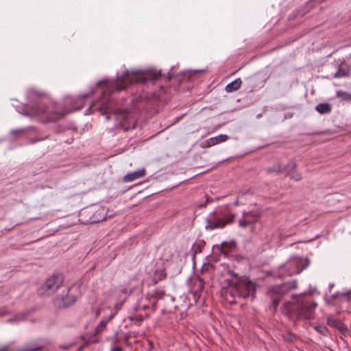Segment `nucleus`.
Segmentation results:
<instances>
[{
    "label": "nucleus",
    "instance_id": "c85d7f7f",
    "mask_svg": "<svg viewBox=\"0 0 351 351\" xmlns=\"http://www.w3.org/2000/svg\"><path fill=\"white\" fill-rule=\"evenodd\" d=\"M249 84L253 85L254 87L256 86V78L254 76H250L246 79Z\"/></svg>",
    "mask_w": 351,
    "mask_h": 351
},
{
    "label": "nucleus",
    "instance_id": "9b49d317",
    "mask_svg": "<svg viewBox=\"0 0 351 351\" xmlns=\"http://www.w3.org/2000/svg\"><path fill=\"white\" fill-rule=\"evenodd\" d=\"M269 293L271 295V305L274 308V311H276L278 306L279 304V302L282 300V298L283 296V293L282 291L281 287H274L271 289L269 291Z\"/></svg>",
    "mask_w": 351,
    "mask_h": 351
},
{
    "label": "nucleus",
    "instance_id": "bb28decb",
    "mask_svg": "<svg viewBox=\"0 0 351 351\" xmlns=\"http://www.w3.org/2000/svg\"><path fill=\"white\" fill-rule=\"evenodd\" d=\"M347 75V73L345 71H343L341 69H339L337 72L335 73L334 75L335 77H342Z\"/></svg>",
    "mask_w": 351,
    "mask_h": 351
},
{
    "label": "nucleus",
    "instance_id": "c756f323",
    "mask_svg": "<svg viewBox=\"0 0 351 351\" xmlns=\"http://www.w3.org/2000/svg\"><path fill=\"white\" fill-rule=\"evenodd\" d=\"M111 351H122V348H116L114 349H111Z\"/></svg>",
    "mask_w": 351,
    "mask_h": 351
},
{
    "label": "nucleus",
    "instance_id": "72a5a7b5",
    "mask_svg": "<svg viewBox=\"0 0 351 351\" xmlns=\"http://www.w3.org/2000/svg\"><path fill=\"white\" fill-rule=\"evenodd\" d=\"M138 319L142 321L143 319V318L142 317H141Z\"/></svg>",
    "mask_w": 351,
    "mask_h": 351
},
{
    "label": "nucleus",
    "instance_id": "473e14b6",
    "mask_svg": "<svg viewBox=\"0 0 351 351\" xmlns=\"http://www.w3.org/2000/svg\"><path fill=\"white\" fill-rule=\"evenodd\" d=\"M138 308H143V309H144V310H145V309H146V308H149V306H145V305H144V306H139Z\"/></svg>",
    "mask_w": 351,
    "mask_h": 351
},
{
    "label": "nucleus",
    "instance_id": "423d86ee",
    "mask_svg": "<svg viewBox=\"0 0 351 351\" xmlns=\"http://www.w3.org/2000/svg\"><path fill=\"white\" fill-rule=\"evenodd\" d=\"M64 277L60 274H54L45 280L40 286L37 293L40 296H49L56 293L62 286Z\"/></svg>",
    "mask_w": 351,
    "mask_h": 351
},
{
    "label": "nucleus",
    "instance_id": "f704fd0d",
    "mask_svg": "<svg viewBox=\"0 0 351 351\" xmlns=\"http://www.w3.org/2000/svg\"><path fill=\"white\" fill-rule=\"evenodd\" d=\"M38 140L33 141L32 143H36Z\"/></svg>",
    "mask_w": 351,
    "mask_h": 351
},
{
    "label": "nucleus",
    "instance_id": "39448f33",
    "mask_svg": "<svg viewBox=\"0 0 351 351\" xmlns=\"http://www.w3.org/2000/svg\"><path fill=\"white\" fill-rule=\"evenodd\" d=\"M147 77L143 73L139 71H125L121 76L117 77L115 82L111 83V92L112 90L117 91L122 90L130 84L134 83H145Z\"/></svg>",
    "mask_w": 351,
    "mask_h": 351
},
{
    "label": "nucleus",
    "instance_id": "7c9ffc66",
    "mask_svg": "<svg viewBox=\"0 0 351 351\" xmlns=\"http://www.w3.org/2000/svg\"><path fill=\"white\" fill-rule=\"evenodd\" d=\"M156 302H154L152 304V308H153L154 311L156 310Z\"/></svg>",
    "mask_w": 351,
    "mask_h": 351
},
{
    "label": "nucleus",
    "instance_id": "dca6fc26",
    "mask_svg": "<svg viewBox=\"0 0 351 351\" xmlns=\"http://www.w3.org/2000/svg\"><path fill=\"white\" fill-rule=\"evenodd\" d=\"M204 281L202 279L198 278L195 282H194V287L195 290L193 291L194 295L199 296L202 290L204 288Z\"/></svg>",
    "mask_w": 351,
    "mask_h": 351
},
{
    "label": "nucleus",
    "instance_id": "f3484780",
    "mask_svg": "<svg viewBox=\"0 0 351 351\" xmlns=\"http://www.w3.org/2000/svg\"><path fill=\"white\" fill-rule=\"evenodd\" d=\"M315 110L320 114H328L331 112L332 106L328 103L319 104L315 107Z\"/></svg>",
    "mask_w": 351,
    "mask_h": 351
},
{
    "label": "nucleus",
    "instance_id": "2eb2a0df",
    "mask_svg": "<svg viewBox=\"0 0 351 351\" xmlns=\"http://www.w3.org/2000/svg\"><path fill=\"white\" fill-rule=\"evenodd\" d=\"M282 163L278 161L273 166L268 167L266 171L268 174L279 175L282 174Z\"/></svg>",
    "mask_w": 351,
    "mask_h": 351
},
{
    "label": "nucleus",
    "instance_id": "393cba45",
    "mask_svg": "<svg viewBox=\"0 0 351 351\" xmlns=\"http://www.w3.org/2000/svg\"><path fill=\"white\" fill-rule=\"evenodd\" d=\"M107 323V321H101L95 329V334L98 335L101 332L106 328Z\"/></svg>",
    "mask_w": 351,
    "mask_h": 351
},
{
    "label": "nucleus",
    "instance_id": "20e7f679",
    "mask_svg": "<svg viewBox=\"0 0 351 351\" xmlns=\"http://www.w3.org/2000/svg\"><path fill=\"white\" fill-rule=\"evenodd\" d=\"M227 206L217 208L215 211L210 213L206 219L205 228L207 230L223 228L227 224L230 223L234 219Z\"/></svg>",
    "mask_w": 351,
    "mask_h": 351
},
{
    "label": "nucleus",
    "instance_id": "f257e3e1",
    "mask_svg": "<svg viewBox=\"0 0 351 351\" xmlns=\"http://www.w3.org/2000/svg\"><path fill=\"white\" fill-rule=\"evenodd\" d=\"M317 303L311 299L298 297L293 302H287L283 304L282 313L289 319L297 322L300 319L314 318Z\"/></svg>",
    "mask_w": 351,
    "mask_h": 351
},
{
    "label": "nucleus",
    "instance_id": "6ab92c4d",
    "mask_svg": "<svg viewBox=\"0 0 351 351\" xmlns=\"http://www.w3.org/2000/svg\"><path fill=\"white\" fill-rule=\"evenodd\" d=\"M232 245L225 241V242H223L221 243V245H220V252L223 254H224L225 256H228V254L231 252L232 251Z\"/></svg>",
    "mask_w": 351,
    "mask_h": 351
},
{
    "label": "nucleus",
    "instance_id": "9d476101",
    "mask_svg": "<svg viewBox=\"0 0 351 351\" xmlns=\"http://www.w3.org/2000/svg\"><path fill=\"white\" fill-rule=\"evenodd\" d=\"M76 301V298L73 295L66 294L65 295H56L53 300V304L56 308H66L73 305Z\"/></svg>",
    "mask_w": 351,
    "mask_h": 351
},
{
    "label": "nucleus",
    "instance_id": "2f4dec72",
    "mask_svg": "<svg viewBox=\"0 0 351 351\" xmlns=\"http://www.w3.org/2000/svg\"><path fill=\"white\" fill-rule=\"evenodd\" d=\"M103 219H91V222H97V221H99L100 220H102Z\"/></svg>",
    "mask_w": 351,
    "mask_h": 351
},
{
    "label": "nucleus",
    "instance_id": "a211bd4d",
    "mask_svg": "<svg viewBox=\"0 0 351 351\" xmlns=\"http://www.w3.org/2000/svg\"><path fill=\"white\" fill-rule=\"evenodd\" d=\"M336 97L341 101L351 102V93L343 90H338L336 93Z\"/></svg>",
    "mask_w": 351,
    "mask_h": 351
},
{
    "label": "nucleus",
    "instance_id": "0eeeda50",
    "mask_svg": "<svg viewBox=\"0 0 351 351\" xmlns=\"http://www.w3.org/2000/svg\"><path fill=\"white\" fill-rule=\"evenodd\" d=\"M309 265V260L307 258L299 256L291 257L285 265V269L287 275L292 276L300 274Z\"/></svg>",
    "mask_w": 351,
    "mask_h": 351
},
{
    "label": "nucleus",
    "instance_id": "4be33fe9",
    "mask_svg": "<svg viewBox=\"0 0 351 351\" xmlns=\"http://www.w3.org/2000/svg\"><path fill=\"white\" fill-rule=\"evenodd\" d=\"M165 294V291L161 289H156L150 293L152 297H154L157 299L162 298L164 297Z\"/></svg>",
    "mask_w": 351,
    "mask_h": 351
},
{
    "label": "nucleus",
    "instance_id": "b1692460",
    "mask_svg": "<svg viewBox=\"0 0 351 351\" xmlns=\"http://www.w3.org/2000/svg\"><path fill=\"white\" fill-rule=\"evenodd\" d=\"M108 110H109L108 104H106L104 102L102 104V106H101L99 109V111L100 112V113L102 115H106V119H109V117L108 115Z\"/></svg>",
    "mask_w": 351,
    "mask_h": 351
},
{
    "label": "nucleus",
    "instance_id": "5701e85b",
    "mask_svg": "<svg viewBox=\"0 0 351 351\" xmlns=\"http://www.w3.org/2000/svg\"><path fill=\"white\" fill-rule=\"evenodd\" d=\"M315 329L316 331H317L318 332H319L325 336H327L329 334V330L325 326H323V325L316 326H315Z\"/></svg>",
    "mask_w": 351,
    "mask_h": 351
},
{
    "label": "nucleus",
    "instance_id": "1a4fd4ad",
    "mask_svg": "<svg viewBox=\"0 0 351 351\" xmlns=\"http://www.w3.org/2000/svg\"><path fill=\"white\" fill-rule=\"evenodd\" d=\"M260 217L261 214L258 211L245 212L242 218L239 220V226L242 228H245L258 222Z\"/></svg>",
    "mask_w": 351,
    "mask_h": 351
},
{
    "label": "nucleus",
    "instance_id": "f03ea898",
    "mask_svg": "<svg viewBox=\"0 0 351 351\" xmlns=\"http://www.w3.org/2000/svg\"><path fill=\"white\" fill-rule=\"evenodd\" d=\"M83 106L73 110V111L80 110ZM70 111L60 110L58 106L51 104L47 106L44 104H38L32 106L29 110V115L32 117H38L41 122L47 123L51 121H56L63 118L66 114L72 112Z\"/></svg>",
    "mask_w": 351,
    "mask_h": 351
},
{
    "label": "nucleus",
    "instance_id": "6e6552de",
    "mask_svg": "<svg viewBox=\"0 0 351 351\" xmlns=\"http://www.w3.org/2000/svg\"><path fill=\"white\" fill-rule=\"evenodd\" d=\"M297 163L295 160H289L287 164H282V174L285 176H290L295 181H300L302 179V174L297 171Z\"/></svg>",
    "mask_w": 351,
    "mask_h": 351
},
{
    "label": "nucleus",
    "instance_id": "412c9836",
    "mask_svg": "<svg viewBox=\"0 0 351 351\" xmlns=\"http://www.w3.org/2000/svg\"><path fill=\"white\" fill-rule=\"evenodd\" d=\"M155 283H157L158 281L162 280L166 278V272L163 269L156 270L155 271Z\"/></svg>",
    "mask_w": 351,
    "mask_h": 351
},
{
    "label": "nucleus",
    "instance_id": "4468645a",
    "mask_svg": "<svg viewBox=\"0 0 351 351\" xmlns=\"http://www.w3.org/2000/svg\"><path fill=\"white\" fill-rule=\"evenodd\" d=\"M241 84L242 80H241V78H237L232 81V82L227 84L226 86L225 87V90L227 93H232L237 91L241 88Z\"/></svg>",
    "mask_w": 351,
    "mask_h": 351
},
{
    "label": "nucleus",
    "instance_id": "ddd939ff",
    "mask_svg": "<svg viewBox=\"0 0 351 351\" xmlns=\"http://www.w3.org/2000/svg\"><path fill=\"white\" fill-rule=\"evenodd\" d=\"M229 139V136L226 134H219L215 137H211L204 142L206 147H210L218 143H223Z\"/></svg>",
    "mask_w": 351,
    "mask_h": 351
},
{
    "label": "nucleus",
    "instance_id": "cd10ccee",
    "mask_svg": "<svg viewBox=\"0 0 351 351\" xmlns=\"http://www.w3.org/2000/svg\"><path fill=\"white\" fill-rule=\"evenodd\" d=\"M125 298H126V293H124L123 294V297H122V299H121V302H120L119 304H117L115 305V308H116V309L119 310V309L121 308L122 304H123V303L124 302V301L125 300Z\"/></svg>",
    "mask_w": 351,
    "mask_h": 351
},
{
    "label": "nucleus",
    "instance_id": "7ed1b4c3",
    "mask_svg": "<svg viewBox=\"0 0 351 351\" xmlns=\"http://www.w3.org/2000/svg\"><path fill=\"white\" fill-rule=\"evenodd\" d=\"M226 300L230 304L235 303L236 296L250 298L252 300L255 298V284L247 278L239 279L234 284L230 285L228 289L223 293Z\"/></svg>",
    "mask_w": 351,
    "mask_h": 351
},
{
    "label": "nucleus",
    "instance_id": "f8f14e48",
    "mask_svg": "<svg viewBox=\"0 0 351 351\" xmlns=\"http://www.w3.org/2000/svg\"><path fill=\"white\" fill-rule=\"evenodd\" d=\"M145 176V169H138L137 171H135L132 173H129L126 174L123 177V180L126 182H132L135 180L141 178Z\"/></svg>",
    "mask_w": 351,
    "mask_h": 351
},
{
    "label": "nucleus",
    "instance_id": "aec40b11",
    "mask_svg": "<svg viewBox=\"0 0 351 351\" xmlns=\"http://www.w3.org/2000/svg\"><path fill=\"white\" fill-rule=\"evenodd\" d=\"M327 323L329 326L337 328L340 330H342L343 329V326L342 323L338 319H328Z\"/></svg>",
    "mask_w": 351,
    "mask_h": 351
},
{
    "label": "nucleus",
    "instance_id": "a878e982",
    "mask_svg": "<svg viewBox=\"0 0 351 351\" xmlns=\"http://www.w3.org/2000/svg\"><path fill=\"white\" fill-rule=\"evenodd\" d=\"M283 338L289 341H294L296 340L297 337L296 336L290 332H287L283 335Z\"/></svg>",
    "mask_w": 351,
    "mask_h": 351
}]
</instances>
